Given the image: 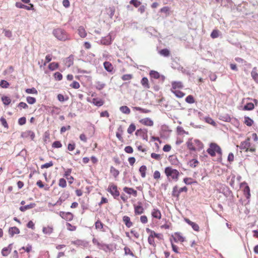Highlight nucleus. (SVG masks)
Here are the masks:
<instances>
[{
	"instance_id": "28",
	"label": "nucleus",
	"mask_w": 258,
	"mask_h": 258,
	"mask_svg": "<svg viewBox=\"0 0 258 258\" xmlns=\"http://www.w3.org/2000/svg\"><path fill=\"white\" fill-rule=\"evenodd\" d=\"M119 110L125 114H129L131 112L130 109L126 106H122L120 107Z\"/></svg>"
},
{
	"instance_id": "14",
	"label": "nucleus",
	"mask_w": 258,
	"mask_h": 258,
	"mask_svg": "<svg viewBox=\"0 0 258 258\" xmlns=\"http://www.w3.org/2000/svg\"><path fill=\"white\" fill-rule=\"evenodd\" d=\"M172 237L175 242L178 241L183 242L184 241V238L181 235L179 232H175L174 235H172Z\"/></svg>"
},
{
	"instance_id": "18",
	"label": "nucleus",
	"mask_w": 258,
	"mask_h": 258,
	"mask_svg": "<svg viewBox=\"0 0 258 258\" xmlns=\"http://www.w3.org/2000/svg\"><path fill=\"white\" fill-rule=\"evenodd\" d=\"M9 233L11 237H13L15 234L20 233V230L17 227H10Z\"/></svg>"
},
{
	"instance_id": "29",
	"label": "nucleus",
	"mask_w": 258,
	"mask_h": 258,
	"mask_svg": "<svg viewBox=\"0 0 258 258\" xmlns=\"http://www.w3.org/2000/svg\"><path fill=\"white\" fill-rule=\"evenodd\" d=\"M251 75L254 80L255 82H258V74L256 73V68L255 67L253 68Z\"/></svg>"
},
{
	"instance_id": "32",
	"label": "nucleus",
	"mask_w": 258,
	"mask_h": 258,
	"mask_svg": "<svg viewBox=\"0 0 258 258\" xmlns=\"http://www.w3.org/2000/svg\"><path fill=\"white\" fill-rule=\"evenodd\" d=\"M244 123L246 125H247L248 126H250L253 123V121L252 119H251L248 116H244Z\"/></svg>"
},
{
	"instance_id": "55",
	"label": "nucleus",
	"mask_w": 258,
	"mask_h": 258,
	"mask_svg": "<svg viewBox=\"0 0 258 258\" xmlns=\"http://www.w3.org/2000/svg\"><path fill=\"white\" fill-rule=\"evenodd\" d=\"M219 31L218 30H214L211 34V37L212 38H216L219 36Z\"/></svg>"
},
{
	"instance_id": "23",
	"label": "nucleus",
	"mask_w": 258,
	"mask_h": 258,
	"mask_svg": "<svg viewBox=\"0 0 258 258\" xmlns=\"http://www.w3.org/2000/svg\"><path fill=\"white\" fill-rule=\"evenodd\" d=\"M122 220L127 227L130 228L132 226L133 223L131 221L130 218L128 216H123Z\"/></svg>"
},
{
	"instance_id": "27",
	"label": "nucleus",
	"mask_w": 258,
	"mask_h": 258,
	"mask_svg": "<svg viewBox=\"0 0 258 258\" xmlns=\"http://www.w3.org/2000/svg\"><path fill=\"white\" fill-rule=\"evenodd\" d=\"M186 144H187V148L191 151H196V148L195 147V145H194V142H192V140L191 139L190 140H189L187 143H186Z\"/></svg>"
},
{
	"instance_id": "30",
	"label": "nucleus",
	"mask_w": 258,
	"mask_h": 258,
	"mask_svg": "<svg viewBox=\"0 0 258 258\" xmlns=\"http://www.w3.org/2000/svg\"><path fill=\"white\" fill-rule=\"evenodd\" d=\"M254 106L252 103H247L243 107L244 110H252L254 109Z\"/></svg>"
},
{
	"instance_id": "5",
	"label": "nucleus",
	"mask_w": 258,
	"mask_h": 258,
	"mask_svg": "<svg viewBox=\"0 0 258 258\" xmlns=\"http://www.w3.org/2000/svg\"><path fill=\"white\" fill-rule=\"evenodd\" d=\"M107 191L114 199H117L119 196V192L117 189V186L113 184H111L109 185Z\"/></svg>"
},
{
	"instance_id": "7",
	"label": "nucleus",
	"mask_w": 258,
	"mask_h": 258,
	"mask_svg": "<svg viewBox=\"0 0 258 258\" xmlns=\"http://www.w3.org/2000/svg\"><path fill=\"white\" fill-rule=\"evenodd\" d=\"M113 39L114 38L112 37L111 33H110L107 36L102 37L100 41V43L102 45H109L112 43Z\"/></svg>"
},
{
	"instance_id": "19",
	"label": "nucleus",
	"mask_w": 258,
	"mask_h": 258,
	"mask_svg": "<svg viewBox=\"0 0 258 258\" xmlns=\"http://www.w3.org/2000/svg\"><path fill=\"white\" fill-rule=\"evenodd\" d=\"M104 69L106 71L111 73L113 70L112 64L109 61H105L103 63Z\"/></svg>"
},
{
	"instance_id": "43",
	"label": "nucleus",
	"mask_w": 258,
	"mask_h": 258,
	"mask_svg": "<svg viewBox=\"0 0 258 258\" xmlns=\"http://www.w3.org/2000/svg\"><path fill=\"white\" fill-rule=\"evenodd\" d=\"M161 55L164 56H168L170 54L169 50L167 48L162 49L160 51Z\"/></svg>"
},
{
	"instance_id": "20",
	"label": "nucleus",
	"mask_w": 258,
	"mask_h": 258,
	"mask_svg": "<svg viewBox=\"0 0 258 258\" xmlns=\"http://www.w3.org/2000/svg\"><path fill=\"white\" fill-rule=\"evenodd\" d=\"M172 89H180L183 87V84L180 81H174L171 83Z\"/></svg>"
},
{
	"instance_id": "37",
	"label": "nucleus",
	"mask_w": 258,
	"mask_h": 258,
	"mask_svg": "<svg viewBox=\"0 0 258 258\" xmlns=\"http://www.w3.org/2000/svg\"><path fill=\"white\" fill-rule=\"evenodd\" d=\"M160 12L165 13L166 16H168L170 15V8L167 6H165L160 9Z\"/></svg>"
},
{
	"instance_id": "11",
	"label": "nucleus",
	"mask_w": 258,
	"mask_h": 258,
	"mask_svg": "<svg viewBox=\"0 0 258 258\" xmlns=\"http://www.w3.org/2000/svg\"><path fill=\"white\" fill-rule=\"evenodd\" d=\"M63 63L67 67H70L74 63V55H70L69 57L66 58L63 60Z\"/></svg>"
},
{
	"instance_id": "24",
	"label": "nucleus",
	"mask_w": 258,
	"mask_h": 258,
	"mask_svg": "<svg viewBox=\"0 0 258 258\" xmlns=\"http://www.w3.org/2000/svg\"><path fill=\"white\" fill-rule=\"evenodd\" d=\"M222 193L227 197L232 194L231 190H230L229 188L226 185H223L222 186Z\"/></svg>"
},
{
	"instance_id": "13",
	"label": "nucleus",
	"mask_w": 258,
	"mask_h": 258,
	"mask_svg": "<svg viewBox=\"0 0 258 258\" xmlns=\"http://www.w3.org/2000/svg\"><path fill=\"white\" fill-rule=\"evenodd\" d=\"M140 122L143 124L147 126H153V121L150 119V118L147 117L143 119H142L140 120Z\"/></svg>"
},
{
	"instance_id": "41",
	"label": "nucleus",
	"mask_w": 258,
	"mask_h": 258,
	"mask_svg": "<svg viewBox=\"0 0 258 258\" xmlns=\"http://www.w3.org/2000/svg\"><path fill=\"white\" fill-rule=\"evenodd\" d=\"M105 86V84L102 82L98 81L96 83V88L98 90H101Z\"/></svg>"
},
{
	"instance_id": "57",
	"label": "nucleus",
	"mask_w": 258,
	"mask_h": 258,
	"mask_svg": "<svg viewBox=\"0 0 258 258\" xmlns=\"http://www.w3.org/2000/svg\"><path fill=\"white\" fill-rule=\"evenodd\" d=\"M133 76L131 74H125L122 76L121 79L123 81H128L131 80Z\"/></svg>"
},
{
	"instance_id": "17",
	"label": "nucleus",
	"mask_w": 258,
	"mask_h": 258,
	"mask_svg": "<svg viewBox=\"0 0 258 258\" xmlns=\"http://www.w3.org/2000/svg\"><path fill=\"white\" fill-rule=\"evenodd\" d=\"M123 191L129 195H133L134 197H136L137 196V190H135L133 188L124 187L123 188Z\"/></svg>"
},
{
	"instance_id": "61",
	"label": "nucleus",
	"mask_w": 258,
	"mask_h": 258,
	"mask_svg": "<svg viewBox=\"0 0 258 258\" xmlns=\"http://www.w3.org/2000/svg\"><path fill=\"white\" fill-rule=\"evenodd\" d=\"M62 144L60 143V141H56L54 142L52 144V147L55 148H59L61 147Z\"/></svg>"
},
{
	"instance_id": "9",
	"label": "nucleus",
	"mask_w": 258,
	"mask_h": 258,
	"mask_svg": "<svg viewBox=\"0 0 258 258\" xmlns=\"http://www.w3.org/2000/svg\"><path fill=\"white\" fill-rule=\"evenodd\" d=\"M250 139L247 138L244 141L240 143V146H237V148H239L241 150H245L246 151L247 150L248 148L250 147Z\"/></svg>"
},
{
	"instance_id": "56",
	"label": "nucleus",
	"mask_w": 258,
	"mask_h": 258,
	"mask_svg": "<svg viewBox=\"0 0 258 258\" xmlns=\"http://www.w3.org/2000/svg\"><path fill=\"white\" fill-rule=\"evenodd\" d=\"M54 77L56 80L60 81L62 79V75L59 72H56L54 74Z\"/></svg>"
},
{
	"instance_id": "34",
	"label": "nucleus",
	"mask_w": 258,
	"mask_h": 258,
	"mask_svg": "<svg viewBox=\"0 0 258 258\" xmlns=\"http://www.w3.org/2000/svg\"><path fill=\"white\" fill-rule=\"evenodd\" d=\"M148 80L146 77H144L141 80V84L142 86L146 88H149L150 86L148 83Z\"/></svg>"
},
{
	"instance_id": "53",
	"label": "nucleus",
	"mask_w": 258,
	"mask_h": 258,
	"mask_svg": "<svg viewBox=\"0 0 258 258\" xmlns=\"http://www.w3.org/2000/svg\"><path fill=\"white\" fill-rule=\"evenodd\" d=\"M124 254L125 255H130L132 256H134V254L133 252L132 251H131L130 248H128V247L125 246L124 248Z\"/></svg>"
},
{
	"instance_id": "16",
	"label": "nucleus",
	"mask_w": 258,
	"mask_h": 258,
	"mask_svg": "<svg viewBox=\"0 0 258 258\" xmlns=\"http://www.w3.org/2000/svg\"><path fill=\"white\" fill-rule=\"evenodd\" d=\"M53 231V228L52 226L48 225L47 227H43L42 232L46 235H50Z\"/></svg>"
},
{
	"instance_id": "42",
	"label": "nucleus",
	"mask_w": 258,
	"mask_h": 258,
	"mask_svg": "<svg viewBox=\"0 0 258 258\" xmlns=\"http://www.w3.org/2000/svg\"><path fill=\"white\" fill-rule=\"evenodd\" d=\"M194 145H196L199 150H201L203 148V143L199 140H194Z\"/></svg>"
},
{
	"instance_id": "44",
	"label": "nucleus",
	"mask_w": 258,
	"mask_h": 258,
	"mask_svg": "<svg viewBox=\"0 0 258 258\" xmlns=\"http://www.w3.org/2000/svg\"><path fill=\"white\" fill-rule=\"evenodd\" d=\"M136 125L134 123H131L127 128L128 134H132L136 130Z\"/></svg>"
},
{
	"instance_id": "15",
	"label": "nucleus",
	"mask_w": 258,
	"mask_h": 258,
	"mask_svg": "<svg viewBox=\"0 0 258 258\" xmlns=\"http://www.w3.org/2000/svg\"><path fill=\"white\" fill-rule=\"evenodd\" d=\"M152 216L158 219L161 218V213L159 210L157 208H154L151 212Z\"/></svg>"
},
{
	"instance_id": "54",
	"label": "nucleus",
	"mask_w": 258,
	"mask_h": 258,
	"mask_svg": "<svg viewBox=\"0 0 258 258\" xmlns=\"http://www.w3.org/2000/svg\"><path fill=\"white\" fill-rule=\"evenodd\" d=\"M72 243L73 244H75L76 245H77V246L85 245L84 241L83 240H75V241H72Z\"/></svg>"
},
{
	"instance_id": "36",
	"label": "nucleus",
	"mask_w": 258,
	"mask_h": 258,
	"mask_svg": "<svg viewBox=\"0 0 258 258\" xmlns=\"http://www.w3.org/2000/svg\"><path fill=\"white\" fill-rule=\"evenodd\" d=\"M150 75L151 78L157 79L160 77L159 73L155 71H151L150 72Z\"/></svg>"
},
{
	"instance_id": "38",
	"label": "nucleus",
	"mask_w": 258,
	"mask_h": 258,
	"mask_svg": "<svg viewBox=\"0 0 258 258\" xmlns=\"http://www.w3.org/2000/svg\"><path fill=\"white\" fill-rule=\"evenodd\" d=\"M172 92L175 94V95L179 98H182L184 95L185 94L179 91V90H175V91H172Z\"/></svg>"
},
{
	"instance_id": "25",
	"label": "nucleus",
	"mask_w": 258,
	"mask_h": 258,
	"mask_svg": "<svg viewBox=\"0 0 258 258\" xmlns=\"http://www.w3.org/2000/svg\"><path fill=\"white\" fill-rule=\"evenodd\" d=\"M36 206L35 203H31L29 205H27L24 206H21L20 207V210L22 212H24L28 209H32Z\"/></svg>"
},
{
	"instance_id": "3",
	"label": "nucleus",
	"mask_w": 258,
	"mask_h": 258,
	"mask_svg": "<svg viewBox=\"0 0 258 258\" xmlns=\"http://www.w3.org/2000/svg\"><path fill=\"white\" fill-rule=\"evenodd\" d=\"M165 173L168 178H171L176 181L178 180L179 173L176 169L167 167L165 169Z\"/></svg>"
},
{
	"instance_id": "49",
	"label": "nucleus",
	"mask_w": 258,
	"mask_h": 258,
	"mask_svg": "<svg viewBox=\"0 0 258 258\" xmlns=\"http://www.w3.org/2000/svg\"><path fill=\"white\" fill-rule=\"evenodd\" d=\"M26 101L28 102V103L30 104H33L36 102V100L34 97L28 96L26 98Z\"/></svg>"
},
{
	"instance_id": "51",
	"label": "nucleus",
	"mask_w": 258,
	"mask_h": 258,
	"mask_svg": "<svg viewBox=\"0 0 258 258\" xmlns=\"http://www.w3.org/2000/svg\"><path fill=\"white\" fill-rule=\"evenodd\" d=\"M183 182L185 184L187 185H190L192 184L194 182H196L195 181H193V179L191 178H188V177H185L183 179Z\"/></svg>"
},
{
	"instance_id": "52",
	"label": "nucleus",
	"mask_w": 258,
	"mask_h": 258,
	"mask_svg": "<svg viewBox=\"0 0 258 258\" xmlns=\"http://www.w3.org/2000/svg\"><path fill=\"white\" fill-rule=\"evenodd\" d=\"M95 227L97 229H102L103 227V224L100 221L98 220L95 222Z\"/></svg>"
},
{
	"instance_id": "39",
	"label": "nucleus",
	"mask_w": 258,
	"mask_h": 258,
	"mask_svg": "<svg viewBox=\"0 0 258 258\" xmlns=\"http://www.w3.org/2000/svg\"><path fill=\"white\" fill-rule=\"evenodd\" d=\"M110 173L113 175L114 177H116L119 174V172L118 170L116 169L113 166L110 167Z\"/></svg>"
},
{
	"instance_id": "2",
	"label": "nucleus",
	"mask_w": 258,
	"mask_h": 258,
	"mask_svg": "<svg viewBox=\"0 0 258 258\" xmlns=\"http://www.w3.org/2000/svg\"><path fill=\"white\" fill-rule=\"evenodd\" d=\"M207 152L212 157L216 155V153L219 155H222V150L219 146L214 143L210 144V147L207 149Z\"/></svg>"
},
{
	"instance_id": "45",
	"label": "nucleus",
	"mask_w": 258,
	"mask_h": 258,
	"mask_svg": "<svg viewBox=\"0 0 258 258\" xmlns=\"http://www.w3.org/2000/svg\"><path fill=\"white\" fill-rule=\"evenodd\" d=\"M185 101L189 104H192L195 102L194 97L191 95H188L185 98Z\"/></svg>"
},
{
	"instance_id": "12",
	"label": "nucleus",
	"mask_w": 258,
	"mask_h": 258,
	"mask_svg": "<svg viewBox=\"0 0 258 258\" xmlns=\"http://www.w3.org/2000/svg\"><path fill=\"white\" fill-rule=\"evenodd\" d=\"M16 7H17L18 8L25 9H26L27 10H34L33 5H32V4H30L29 6H26V5L22 4L20 2H17L16 3Z\"/></svg>"
},
{
	"instance_id": "47",
	"label": "nucleus",
	"mask_w": 258,
	"mask_h": 258,
	"mask_svg": "<svg viewBox=\"0 0 258 258\" xmlns=\"http://www.w3.org/2000/svg\"><path fill=\"white\" fill-rule=\"evenodd\" d=\"M169 158L172 164L177 165V163H178V161L175 156H170Z\"/></svg>"
},
{
	"instance_id": "46",
	"label": "nucleus",
	"mask_w": 258,
	"mask_h": 258,
	"mask_svg": "<svg viewBox=\"0 0 258 258\" xmlns=\"http://www.w3.org/2000/svg\"><path fill=\"white\" fill-rule=\"evenodd\" d=\"M10 86L9 83L6 80H3L0 82V87L3 88H8Z\"/></svg>"
},
{
	"instance_id": "26",
	"label": "nucleus",
	"mask_w": 258,
	"mask_h": 258,
	"mask_svg": "<svg viewBox=\"0 0 258 258\" xmlns=\"http://www.w3.org/2000/svg\"><path fill=\"white\" fill-rule=\"evenodd\" d=\"M78 32L80 36L82 38H85L87 36V33L83 26H80L79 27Z\"/></svg>"
},
{
	"instance_id": "21",
	"label": "nucleus",
	"mask_w": 258,
	"mask_h": 258,
	"mask_svg": "<svg viewBox=\"0 0 258 258\" xmlns=\"http://www.w3.org/2000/svg\"><path fill=\"white\" fill-rule=\"evenodd\" d=\"M135 215H141L144 212V209L141 205L134 206Z\"/></svg>"
},
{
	"instance_id": "31",
	"label": "nucleus",
	"mask_w": 258,
	"mask_h": 258,
	"mask_svg": "<svg viewBox=\"0 0 258 258\" xmlns=\"http://www.w3.org/2000/svg\"><path fill=\"white\" fill-rule=\"evenodd\" d=\"M59 67V64L57 62H51L48 65V69L51 71H54L57 69Z\"/></svg>"
},
{
	"instance_id": "6",
	"label": "nucleus",
	"mask_w": 258,
	"mask_h": 258,
	"mask_svg": "<svg viewBox=\"0 0 258 258\" xmlns=\"http://www.w3.org/2000/svg\"><path fill=\"white\" fill-rule=\"evenodd\" d=\"M148 130L147 128H140L137 130L135 133V135L137 136L141 137L144 140L148 141Z\"/></svg>"
},
{
	"instance_id": "10",
	"label": "nucleus",
	"mask_w": 258,
	"mask_h": 258,
	"mask_svg": "<svg viewBox=\"0 0 258 258\" xmlns=\"http://www.w3.org/2000/svg\"><path fill=\"white\" fill-rule=\"evenodd\" d=\"M21 137L23 138H26L30 137L32 140H33L35 138V133L32 131H27L25 132H23L21 134Z\"/></svg>"
},
{
	"instance_id": "33",
	"label": "nucleus",
	"mask_w": 258,
	"mask_h": 258,
	"mask_svg": "<svg viewBox=\"0 0 258 258\" xmlns=\"http://www.w3.org/2000/svg\"><path fill=\"white\" fill-rule=\"evenodd\" d=\"M2 101L5 105H8L11 102V99L7 96H3L2 97Z\"/></svg>"
},
{
	"instance_id": "35",
	"label": "nucleus",
	"mask_w": 258,
	"mask_h": 258,
	"mask_svg": "<svg viewBox=\"0 0 258 258\" xmlns=\"http://www.w3.org/2000/svg\"><path fill=\"white\" fill-rule=\"evenodd\" d=\"M146 170H147V167L145 165L141 166L139 169V171L141 173V176L143 178H144L146 176Z\"/></svg>"
},
{
	"instance_id": "48",
	"label": "nucleus",
	"mask_w": 258,
	"mask_h": 258,
	"mask_svg": "<svg viewBox=\"0 0 258 258\" xmlns=\"http://www.w3.org/2000/svg\"><path fill=\"white\" fill-rule=\"evenodd\" d=\"M198 163H199V161H198V160H197L196 159H193L189 162V166L190 167H194V168L197 167Z\"/></svg>"
},
{
	"instance_id": "4",
	"label": "nucleus",
	"mask_w": 258,
	"mask_h": 258,
	"mask_svg": "<svg viewBox=\"0 0 258 258\" xmlns=\"http://www.w3.org/2000/svg\"><path fill=\"white\" fill-rule=\"evenodd\" d=\"M92 242L94 245H97L99 249H102L105 251V252H107L108 250L109 249V246L108 244L104 243L103 242H100L95 238H94L92 239Z\"/></svg>"
},
{
	"instance_id": "63",
	"label": "nucleus",
	"mask_w": 258,
	"mask_h": 258,
	"mask_svg": "<svg viewBox=\"0 0 258 258\" xmlns=\"http://www.w3.org/2000/svg\"><path fill=\"white\" fill-rule=\"evenodd\" d=\"M53 162L52 161H50L48 163H45L41 166V168L42 169L43 168H48L52 166H53Z\"/></svg>"
},
{
	"instance_id": "40",
	"label": "nucleus",
	"mask_w": 258,
	"mask_h": 258,
	"mask_svg": "<svg viewBox=\"0 0 258 258\" xmlns=\"http://www.w3.org/2000/svg\"><path fill=\"white\" fill-rule=\"evenodd\" d=\"M25 92L28 94H33L37 95L38 94L37 90L34 87L26 89Z\"/></svg>"
},
{
	"instance_id": "1",
	"label": "nucleus",
	"mask_w": 258,
	"mask_h": 258,
	"mask_svg": "<svg viewBox=\"0 0 258 258\" xmlns=\"http://www.w3.org/2000/svg\"><path fill=\"white\" fill-rule=\"evenodd\" d=\"M52 33L53 35L59 40L64 41L70 39L69 35L68 34L67 32L61 28L54 29Z\"/></svg>"
},
{
	"instance_id": "22",
	"label": "nucleus",
	"mask_w": 258,
	"mask_h": 258,
	"mask_svg": "<svg viewBox=\"0 0 258 258\" xmlns=\"http://www.w3.org/2000/svg\"><path fill=\"white\" fill-rule=\"evenodd\" d=\"M92 103L95 106L100 107L103 105L104 101L101 99L97 98H95L92 99Z\"/></svg>"
},
{
	"instance_id": "50",
	"label": "nucleus",
	"mask_w": 258,
	"mask_h": 258,
	"mask_svg": "<svg viewBox=\"0 0 258 258\" xmlns=\"http://www.w3.org/2000/svg\"><path fill=\"white\" fill-rule=\"evenodd\" d=\"M58 185L60 187H61L63 188L66 187L67 186V182H66V179H64L63 178H60L59 180Z\"/></svg>"
},
{
	"instance_id": "8",
	"label": "nucleus",
	"mask_w": 258,
	"mask_h": 258,
	"mask_svg": "<svg viewBox=\"0 0 258 258\" xmlns=\"http://www.w3.org/2000/svg\"><path fill=\"white\" fill-rule=\"evenodd\" d=\"M59 216L63 219L70 221L73 219V215L70 212L61 211L59 212Z\"/></svg>"
},
{
	"instance_id": "60",
	"label": "nucleus",
	"mask_w": 258,
	"mask_h": 258,
	"mask_svg": "<svg viewBox=\"0 0 258 258\" xmlns=\"http://www.w3.org/2000/svg\"><path fill=\"white\" fill-rule=\"evenodd\" d=\"M11 252V251H10L6 247H4L2 249V254L4 256H8L9 253Z\"/></svg>"
},
{
	"instance_id": "64",
	"label": "nucleus",
	"mask_w": 258,
	"mask_h": 258,
	"mask_svg": "<svg viewBox=\"0 0 258 258\" xmlns=\"http://www.w3.org/2000/svg\"><path fill=\"white\" fill-rule=\"evenodd\" d=\"M130 4L134 5L135 7H138L141 5V2L138 0H131Z\"/></svg>"
},
{
	"instance_id": "62",
	"label": "nucleus",
	"mask_w": 258,
	"mask_h": 258,
	"mask_svg": "<svg viewBox=\"0 0 258 258\" xmlns=\"http://www.w3.org/2000/svg\"><path fill=\"white\" fill-rule=\"evenodd\" d=\"M148 241L150 245H152L154 246H155L154 239L152 235H149V236L148 237Z\"/></svg>"
},
{
	"instance_id": "59",
	"label": "nucleus",
	"mask_w": 258,
	"mask_h": 258,
	"mask_svg": "<svg viewBox=\"0 0 258 258\" xmlns=\"http://www.w3.org/2000/svg\"><path fill=\"white\" fill-rule=\"evenodd\" d=\"M0 121L2 124V125L5 127V128H8L9 127V125H8V124L6 120V119L3 117H1V118H0Z\"/></svg>"
},
{
	"instance_id": "58",
	"label": "nucleus",
	"mask_w": 258,
	"mask_h": 258,
	"mask_svg": "<svg viewBox=\"0 0 258 258\" xmlns=\"http://www.w3.org/2000/svg\"><path fill=\"white\" fill-rule=\"evenodd\" d=\"M178 70L180 71L184 74H186L188 76H190V72L188 70L184 69L182 67H179Z\"/></svg>"
}]
</instances>
